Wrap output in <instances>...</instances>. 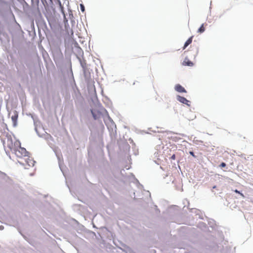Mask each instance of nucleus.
<instances>
[{
	"instance_id": "1",
	"label": "nucleus",
	"mask_w": 253,
	"mask_h": 253,
	"mask_svg": "<svg viewBox=\"0 0 253 253\" xmlns=\"http://www.w3.org/2000/svg\"><path fill=\"white\" fill-rule=\"evenodd\" d=\"M11 13V11L8 3L4 0H0V16L5 18Z\"/></svg>"
},
{
	"instance_id": "2",
	"label": "nucleus",
	"mask_w": 253,
	"mask_h": 253,
	"mask_svg": "<svg viewBox=\"0 0 253 253\" xmlns=\"http://www.w3.org/2000/svg\"><path fill=\"white\" fill-rule=\"evenodd\" d=\"M206 218L207 219V221L208 222V225L211 228V231H216L217 232V235L220 241H223L224 238V235L222 231H219L218 230V227L216 224L215 221L211 218H209L208 217L206 216Z\"/></svg>"
},
{
	"instance_id": "3",
	"label": "nucleus",
	"mask_w": 253,
	"mask_h": 253,
	"mask_svg": "<svg viewBox=\"0 0 253 253\" xmlns=\"http://www.w3.org/2000/svg\"><path fill=\"white\" fill-rule=\"evenodd\" d=\"M33 15L35 17V21L38 30L42 29L43 26L46 25V23L43 18L42 13L41 12Z\"/></svg>"
},
{
	"instance_id": "4",
	"label": "nucleus",
	"mask_w": 253,
	"mask_h": 253,
	"mask_svg": "<svg viewBox=\"0 0 253 253\" xmlns=\"http://www.w3.org/2000/svg\"><path fill=\"white\" fill-rule=\"evenodd\" d=\"M69 72L68 73V75H69V76H71L72 77V81H71L70 84H71V85L72 86V89L74 92H76V91L77 90L79 93H80V89H79L78 86L77 85L76 82H75V80L74 78L73 72L72 68V63H71V60H69Z\"/></svg>"
},
{
	"instance_id": "5",
	"label": "nucleus",
	"mask_w": 253,
	"mask_h": 253,
	"mask_svg": "<svg viewBox=\"0 0 253 253\" xmlns=\"http://www.w3.org/2000/svg\"><path fill=\"white\" fill-rule=\"evenodd\" d=\"M31 12L32 14L41 13L39 8L40 0H31Z\"/></svg>"
},
{
	"instance_id": "6",
	"label": "nucleus",
	"mask_w": 253,
	"mask_h": 253,
	"mask_svg": "<svg viewBox=\"0 0 253 253\" xmlns=\"http://www.w3.org/2000/svg\"><path fill=\"white\" fill-rule=\"evenodd\" d=\"M176 100L180 103L184 104L188 107H190L191 106V101L187 99L184 96H181L180 95H177L176 96Z\"/></svg>"
},
{
	"instance_id": "7",
	"label": "nucleus",
	"mask_w": 253,
	"mask_h": 253,
	"mask_svg": "<svg viewBox=\"0 0 253 253\" xmlns=\"http://www.w3.org/2000/svg\"><path fill=\"white\" fill-rule=\"evenodd\" d=\"M90 112L91 113L92 117L95 120L99 119L100 118V116L102 115V113L99 110H95L91 109Z\"/></svg>"
},
{
	"instance_id": "8",
	"label": "nucleus",
	"mask_w": 253,
	"mask_h": 253,
	"mask_svg": "<svg viewBox=\"0 0 253 253\" xmlns=\"http://www.w3.org/2000/svg\"><path fill=\"white\" fill-rule=\"evenodd\" d=\"M174 89L179 93H187V90L180 84H176L174 86Z\"/></svg>"
},
{
	"instance_id": "9",
	"label": "nucleus",
	"mask_w": 253,
	"mask_h": 253,
	"mask_svg": "<svg viewBox=\"0 0 253 253\" xmlns=\"http://www.w3.org/2000/svg\"><path fill=\"white\" fill-rule=\"evenodd\" d=\"M122 246L124 247L123 248L119 247H118V248L121 250L123 252L125 253H134V252L133 251V250L129 247L126 246L125 244H123Z\"/></svg>"
},
{
	"instance_id": "10",
	"label": "nucleus",
	"mask_w": 253,
	"mask_h": 253,
	"mask_svg": "<svg viewBox=\"0 0 253 253\" xmlns=\"http://www.w3.org/2000/svg\"><path fill=\"white\" fill-rule=\"evenodd\" d=\"M197 227L200 228L203 231L206 232L209 230L210 232H211L210 230L209 229V227L206 223L203 222H200L198 224Z\"/></svg>"
},
{
	"instance_id": "11",
	"label": "nucleus",
	"mask_w": 253,
	"mask_h": 253,
	"mask_svg": "<svg viewBox=\"0 0 253 253\" xmlns=\"http://www.w3.org/2000/svg\"><path fill=\"white\" fill-rule=\"evenodd\" d=\"M18 153L24 156V157H29L30 153L27 151L24 147H20V150L18 151Z\"/></svg>"
},
{
	"instance_id": "12",
	"label": "nucleus",
	"mask_w": 253,
	"mask_h": 253,
	"mask_svg": "<svg viewBox=\"0 0 253 253\" xmlns=\"http://www.w3.org/2000/svg\"><path fill=\"white\" fill-rule=\"evenodd\" d=\"M77 58L80 62V65L82 67L83 70H84V69L87 68L86 60L84 59L82 60L81 57L79 56H77Z\"/></svg>"
},
{
	"instance_id": "13",
	"label": "nucleus",
	"mask_w": 253,
	"mask_h": 253,
	"mask_svg": "<svg viewBox=\"0 0 253 253\" xmlns=\"http://www.w3.org/2000/svg\"><path fill=\"white\" fill-rule=\"evenodd\" d=\"M71 220L74 222V223L78 227L79 230L81 231H83L85 228L84 226L82 224H80L78 221L74 218H72Z\"/></svg>"
},
{
	"instance_id": "14",
	"label": "nucleus",
	"mask_w": 253,
	"mask_h": 253,
	"mask_svg": "<svg viewBox=\"0 0 253 253\" xmlns=\"http://www.w3.org/2000/svg\"><path fill=\"white\" fill-rule=\"evenodd\" d=\"M182 64L184 66H187L189 67H192L194 65L193 62L190 60L187 57H185L184 60L182 63Z\"/></svg>"
},
{
	"instance_id": "15",
	"label": "nucleus",
	"mask_w": 253,
	"mask_h": 253,
	"mask_svg": "<svg viewBox=\"0 0 253 253\" xmlns=\"http://www.w3.org/2000/svg\"><path fill=\"white\" fill-rule=\"evenodd\" d=\"M18 115L15 114L12 116L11 120L12 121V125L14 127H16L17 126V120H18Z\"/></svg>"
},
{
	"instance_id": "16",
	"label": "nucleus",
	"mask_w": 253,
	"mask_h": 253,
	"mask_svg": "<svg viewBox=\"0 0 253 253\" xmlns=\"http://www.w3.org/2000/svg\"><path fill=\"white\" fill-rule=\"evenodd\" d=\"M190 211L191 212H194L196 213V215H198L199 218L201 219H204L203 216L200 214V212H201V211L199 210L196 208H192L190 209Z\"/></svg>"
},
{
	"instance_id": "17",
	"label": "nucleus",
	"mask_w": 253,
	"mask_h": 253,
	"mask_svg": "<svg viewBox=\"0 0 253 253\" xmlns=\"http://www.w3.org/2000/svg\"><path fill=\"white\" fill-rule=\"evenodd\" d=\"M193 37V36H192L186 40V41L185 42L184 44L183 49H185L189 44H190L192 43Z\"/></svg>"
},
{
	"instance_id": "18",
	"label": "nucleus",
	"mask_w": 253,
	"mask_h": 253,
	"mask_svg": "<svg viewBox=\"0 0 253 253\" xmlns=\"http://www.w3.org/2000/svg\"><path fill=\"white\" fill-rule=\"evenodd\" d=\"M205 23L202 24L201 26L198 28V29L197 30V32L200 34H202V33H204L206 30V29L205 28Z\"/></svg>"
},
{
	"instance_id": "19",
	"label": "nucleus",
	"mask_w": 253,
	"mask_h": 253,
	"mask_svg": "<svg viewBox=\"0 0 253 253\" xmlns=\"http://www.w3.org/2000/svg\"><path fill=\"white\" fill-rule=\"evenodd\" d=\"M76 50L78 54V55L77 56H79V57H80V56H81L82 57H83L84 51H83V49L81 48V47H78L77 49H76Z\"/></svg>"
},
{
	"instance_id": "20",
	"label": "nucleus",
	"mask_w": 253,
	"mask_h": 253,
	"mask_svg": "<svg viewBox=\"0 0 253 253\" xmlns=\"http://www.w3.org/2000/svg\"><path fill=\"white\" fill-rule=\"evenodd\" d=\"M26 162L28 166L30 167H34L35 164L36 163L35 161H34L33 159H30L29 158L28 159Z\"/></svg>"
},
{
	"instance_id": "21",
	"label": "nucleus",
	"mask_w": 253,
	"mask_h": 253,
	"mask_svg": "<svg viewBox=\"0 0 253 253\" xmlns=\"http://www.w3.org/2000/svg\"><path fill=\"white\" fill-rule=\"evenodd\" d=\"M89 140L91 142H96V140L95 134H94L93 133L91 132L89 137Z\"/></svg>"
},
{
	"instance_id": "22",
	"label": "nucleus",
	"mask_w": 253,
	"mask_h": 253,
	"mask_svg": "<svg viewBox=\"0 0 253 253\" xmlns=\"http://www.w3.org/2000/svg\"><path fill=\"white\" fill-rule=\"evenodd\" d=\"M0 35L2 36L5 40L8 39V34L4 31V29L2 30V32H0Z\"/></svg>"
},
{
	"instance_id": "23",
	"label": "nucleus",
	"mask_w": 253,
	"mask_h": 253,
	"mask_svg": "<svg viewBox=\"0 0 253 253\" xmlns=\"http://www.w3.org/2000/svg\"><path fill=\"white\" fill-rule=\"evenodd\" d=\"M41 124V121L40 120H37L36 121L34 122V129L38 128V126H40Z\"/></svg>"
},
{
	"instance_id": "24",
	"label": "nucleus",
	"mask_w": 253,
	"mask_h": 253,
	"mask_svg": "<svg viewBox=\"0 0 253 253\" xmlns=\"http://www.w3.org/2000/svg\"><path fill=\"white\" fill-rule=\"evenodd\" d=\"M30 116L33 120L34 122L36 121L37 120H39L38 117L34 114H30Z\"/></svg>"
},
{
	"instance_id": "25",
	"label": "nucleus",
	"mask_w": 253,
	"mask_h": 253,
	"mask_svg": "<svg viewBox=\"0 0 253 253\" xmlns=\"http://www.w3.org/2000/svg\"><path fill=\"white\" fill-rule=\"evenodd\" d=\"M20 233L21 234V235L23 236V237L24 238V239L27 241L29 243H30V244H31V239L27 237L26 235H25L24 234H22L21 232H20Z\"/></svg>"
},
{
	"instance_id": "26",
	"label": "nucleus",
	"mask_w": 253,
	"mask_h": 253,
	"mask_svg": "<svg viewBox=\"0 0 253 253\" xmlns=\"http://www.w3.org/2000/svg\"><path fill=\"white\" fill-rule=\"evenodd\" d=\"M87 68L84 69V70H83V75L85 80L88 79V74L87 73Z\"/></svg>"
},
{
	"instance_id": "27",
	"label": "nucleus",
	"mask_w": 253,
	"mask_h": 253,
	"mask_svg": "<svg viewBox=\"0 0 253 253\" xmlns=\"http://www.w3.org/2000/svg\"><path fill=\"white\" fill-rule=\"evenodd\" d=\"M103 110H104V111L106 112V113L107 114V116H108V120H109V121L113 124H115V123L113 122L112 119L109 116V114H108V113L107 112V111L103 108Z\"/></svg>"
},
{
	"instance_id": "28",
	"label": "nucleus",
	"mask_w": 253,
	"mask_h": 253,
	"mask_svg": "<svg viewBox=\"0 0 253 253\" xmlns=\"http://www.w3.org/2000/svg\"><path fill=\"white\" fill-rule=\"evenodd\" d=\"M219 167H220L221 169H222V168H226V169H227V165L225 163V162H221L219 165Z\"/></svg>"
},
{
	"instance_id": "29",
	"label": "nucleus",
	"mask_w": 253,
	"mask_h": 253,
	"mask_svg": "<svg viewBox=\"0 0 253 253\" xmlns=\"http://www.w3.org/2000/svg\"><path fill=\"white\" fill-rule=\"evenodd\" d=\"M42 30L44 32L45 34H46V32H49V30L46 24L43 26Z\"/></svg>"
},
{
	"instance_id": "30",
	"label": "nucleus",
	"mask_w": 253,
	"mask_h": 253,
	"mask_svg": "<svg viewBox=\"0 0 253 253\" xmlns=\"http://www.w3.org/2000/svg\"><path fill=\"white\" fill-rule=\"evenodd\" d=\"M80 7L81 11L84 12L85 11V6L83 3L80 4Z\"/></svg>"
},
{
	"instance_id": "31",
	"label": "nucleus",
	"mask_w": 253,
	"mask_h": 253,
	"mask_svg": "<svg viewBox=\"0 0 253 253\" xmlns=\"http://www.w3.org/2000/svg\"><path fill=\"white\" fill-rule=\"evenodd\" d=\"M34 129H35L37 134L38 135L39 137H41V138L43 137V135H45L44 134H41L40 133L39 131H38V128H35Z\"/></svg>"
},
{
	"instance_id": "32",
	"label": "nucleus",
	"mask_w": 253,
	"mask_h": 253,
	"mask_svg": "<svg viewBox=\"0 0 253 253\" xmlns=\"http://www.w3.org/2000/svg\"><path fill=\"white\" fill-rule=\"evenodd\" d=\"M171 139L175 142L178 141L180 138L176 136H171Z\"/></svg>"
},
{
	"instance_id": "33",
	"label": "nucleus",
	"mask_w": 253,
	"mask_h": 253,
	"mask_svg": "<svg viewBox=\"0 0 253 253\" xmlns=\"http://www.w3.org/2000/svg\"><path fill=\"white\" fill-rule=\"evenodd\" d=\"M59 8L60 9V11H61V13L64 16H65V11L64 10L63 6H62V7H60Z\"/></svg>"
},
{
	"instance_id": "34",
	"label": "nucleus",
	"mask_w": 253,
	"mask_h": 253,
	"mask_svg": "<svg viewBox=\"0 0 253 253\" xmlns=\"http://www.w3.org/2000/svg\"><path fill=\"white\" fill-rule=\"evenodd\" d=\"M189 154L191 156H192L193 157H194V158H197V156L195 155L194 152L193 151H190L189 152Z\"/></svg>"
},
{
	"instance_id": "35",
	"label": "nucleus",
	"mask_w": 253,
	"mask_h": 253,
	"mask_svg": "<svg viewBox=\"0 0 253 253\" xmlns=\"http://www.w3.org/2000/svg\"><path fill=\"white\" fill-rule=\"evenodd\" d=\"M234 192H235L236 193H237V194H238L240 195H241V196H242V197H244V196L243 194L242 193V192H241V191H239V190H237V189H235V190H234Z\"/></svg>"
},
{
	"instance_id": "36",
	"label": "nucleus",
	"mask_w": 253,
	"mask_h": 253,
	"mask_svg": "<svg viewBox=\"0 0 253 253\" xmlns=\"http://www.w3.org/2000/svg\"><path fill=\"white\" fill-rule=\"evenodd\" d=\"M41 30H38V34H39V36L40 39H42H42H43V38H44V37H43L42 36V33H41Z\"/></svg>"
},
{
	"instance_id": "37",
	"label": "nucleus",
	"mask_w": 253,
	"mask_h": 253,
	"mask_svg": "<svg viewBox=\"0 0 253 253\" xmlns=\"http://www.w3.org/2000/svg\"><path fill=\"white\" fill-rule=\"evenodd\" d=\"M56 3H57V4H58L59 5V7H62V6H63V5H62V4H61V1H60V0H57Z\"/></svg>"
},
{
	"instance_id": "38",
	"label": "nucleus",
	"mask_w": 253,
	"mask_h": 253,
	"mask_svg": "<svg viewBox=\"0 0 253 253\" xmlns=\"http://www.w3.org/2000/svg\"><path fill=\"white\" fill-rule=\"evenodd\" d=\"M170 159L171 160H174L175 159H176V156L175 154H173L170 157Z\"/></svg>"
},
{
	"instance_id": "39",
	"label": "nucleus",
	"mask_w": 253,
	"mask_h": 253,
	"mask_svg": "<svg viewBox=\"0 0 253 253\" xmlns=\"http://www.w3.org/2000/svg\"><path fill=\"white\" fill-rule=\"evenodd\" d=\"M57 54H58V55H59V57H62V58L63 57V54H62V53L61 52V50H59V52H58V53H57Z\"/></svg>"
},
{
	"instance_id": "40",
	"label": "nucleus",
	"mask_w": 253,
	"mask_h": 253,
	"mask_svg": "<svg viewBox=\"0 0 253 253\" xmlns=\"http://www.w3.org/2000/svg\"><path fill=\"white\" fill-rule=\"evenodd\" d=\"M8 147L10 149H12V148L13 147L12 142H11L10 144H8Z\"/></svg>"
},
{
	"instance_id": "41",
	"label": "nucleus",
	"mask_w": 253,
	"mask_h": 253,
	"mask_svg": "<svg viewBox=\"0 0 253 253\" xmlns=\"http://www.w3.org/2000/svg\"><path fill=\"white\" fill-rule=\"evenodd\" d=\"M125 146L126 148H128V149L130 148V146L127 142L125 143Z\"/></svg>"
},
{
	"instance_id": "42",
	"label": "nucleus",
	"mask_w": 253,
	"mask_h": 253,
	"mask_svg": "<svg viewBox=\"0 0 253 253\" xmlns=\"http://www.w3.org/2000/svg\"><path fill=\"white\" fill-rule=\"evenodd\" d=\"M75 47L76 49H77L79 47H80L77 42H76V43L75 44Z\"/></svg>"
},
{
	"instance_id": "43",
	"label": "nucleus",
	"mask_w": 253,
	"mask_h": 253,
	"mask_svg": "<svg viewBox=\"0 0 253 253\" xmlns=\"http://www.w3.org/2000/svg\"><path fill=\"white\" fill-rule=\"evenodd\" d=\"M58 161H59V168L61 169V170L63 172V170H62V168H61V164H60V159L59 158H58Z\"/></svg>"
},
{
	"instance_id": "44",
	"label": "nucleus",
	"mask_w": 253,
	"mask_h": 253,
	"mask_svg": "<svg viewBox=\"0 0 253 253\" xmlns=\"http://www.w3.org/2000/svg\"><path fill=\"white\" fill-rule=\"evenodd\" d=\"M3 27L1 25V23H0V32H2V30L3 29Z\"/></svg>"
},
{
	"instance_id": "45",
	"label": "nucleus",
	"mask_w": 253,
	"mask_h": 253,
	"mask_svg": "<svg viewBox=\"0 0 253 253\" xmlns=\"http://www.w3.org/2000/svg\"><path fill=\"white\" fill-rule=\"evenodd\" d=\"M155 206L156 207V212H160V211L159 210V209H158L157 206L156 205H155Z\"/></svg>"
},
{
	"instance_id": "46",
	"label": "nucleus",
	"mask_w": 253,
	"mask_h": 253,
	"mask_svg": "<svg viewBox=\"0 0 253 253\" xmlns=\"http://www.w3.org/2000/svg\"><path fill=\"white\" fill-rule=\"evenodd\" d=\"M41 0L43 5L45 4V3H47L46 0Z\"/></svg>"
},
{
	"instance_id": "47",
	"label": "nucleus",
	"mask_w": 253,
	"mask_h": 253,
	"mask_svg": "<svg viewBox=\"0 0 253 253\" xmlns=\"http://www.w3.org/2000/svg\"><path fill=\"white\" fill-rule=\"evenodd\" d=\"M5 153H6V155H7V156H9V157L10 158H11L10 156V153H9V152H8V151H6V150H5Z\"/></svg>"
},
{
	"instance_id": "48",
	"label": "nucleus",
	"mask_w": 253,
	"mask_h": 253,
	"mask_svg": "<svg viewBox=\"0 0 253 253\" xmlns=\"http://www.w3.org/2000/svg\"><path fill=\"white\" fill-rule=\"evenodd\" d=\"M169 133H175V134H177V133H174L172 131H169ZM179 135H181V136H184V134H181V133H178Z\"/></svg>"
},
{
	"instance_id": "49",
	"label": "nucleus",
	"mask_w": 253,
	"mask_h": 253,
	"mask_svg": "<svg viewBox=\"0 0 253 253\" xmlns=\"http://www.w3.org/2000/svg\"><path fill=\"white\" fill-rule=\"evenodd\" d=\"M4 229V226L3 225H0V230H2Z\"/></svg>"
},
{
	"instance_id": "50",
	"label": "nucleus",
	"mask_w": 253,
	"mask_h": 253,
	"mask_svg": "<svg viewBox=\"0 0 253 253\" xmlns=\"http://www.w3.org/2000/svg\"><path fill=\"white\" fill-rule=\"evenodd\" d=\"M98 106L99 107H103L101 104L99 102L98 103Z\"/></svg>"
},
{
	"instance_id": "51",
	"label": "nucleus",
	"mask_w": 253,
	"mask_h": 253,
	"mask_svg": "<svg viewBox=\"0 0 253 253\" xmlns=\"http://www.w3.org/2000/svg\"><path fill=\"white\" fill-rule=\"evenodd\" d=\"M105 98H106V99L107 100H108V101H109V102H110V103H111V102L110 100L109 99V98L107 96H106V97H105Z\"/></svg>"
},
{
	"instance_id": "52",
	"label": "nucleus",
	"mask_w": 253,
	"mask_h": 253,
	"mask_svg": "<svg viewBox=\"0 0 253 253\" xmlns=\"http://www.w3.org/2000/svg\"><path fill=\"white\" fill-rule=\"evenodd\" d=\"M23 1H24V2L25 3V4L27 6H29V5L24 0H23Z\"/></svg>"
},
{
	"instance_id": "53",
	"label": "nucleus",
	"mask_w": 253,
	"mask_h": 253,
	"mask_svg": "<svg viewBox=\"0 0 253 253\" xmlns=\"http://www.w3.org/2000/svg\"><path fill=\"white\" fill-rule=\"evenodd\" d=\"M216 188V185H214L212 187V189H215Z\"/></svg>"
},
{
	"instance_id": "54",
	"label": "nucleus",
	"mask_w": 253,
	"mask_h": 253,
	"mask_svg": "<svg viewBox=\"0 0 253 253\" xmlns=\"http://www.w3.org/2000/svg\"><path fill=\"white\" fill-rule=\"evenodd\" d=\"M47 135L48 136H49L50 137V138H52V136L50 134L47 133Z\"/></svg>"
},
{
	"instance_id": "55",
	"label": "nucleus",
	"mask_w": 253,
	"mask_h": 253,
	"mask_svg": "<svg viewBox=\"0 0 253 253\" xmlns=\"http://www.w3.org/2000/svg\"><path fill=\"white\" fill-rule=\"evenodd\" d=\"M129 140L130 141V142L133 143V140H132V139L129 138Z\"/></svg>"
},
{
	"instance_id": "56",
	"label": "nucleus",
	"mask_w": 253,
	"mask_h": 253,
	"mask_svg": "<svg viewBox=\"0 0 253 253\" xmlns=\"http://www.w3.org/2000/svg\"><path fill=\"white\" fill-rule=\"evenodd\" d=\"M0 173L1 174H5V173L1 171L0 170Z\"/></svg>"
},
{
	"instance_id": "57",
	"label": "nucleus",
	"mask_w": 253,
	"mask_h": 253,
	"mask_svg": "<svg viewBox=\"0 0 253 253\" xmlns=\"http://www.w3.org/2000/svg\"><path fill=\"white\" fill-rule=\"evenodd\" d=\"M93 227L94 228H97L96 227V226L94 224H93Z\"/></svg>"
},
{
	"instance_id": "58",
	"label": "nucleus",
	"mask_w": 253,
	"mask_h": 253,
	"mask_svg": "<svg viewBox=\"0 0 253 253\" xmlns=\"http://www.w3.org/2000/svg\"><path fill=\"white\" fill-rule=\"evenodd\" d=\"M45 16L46 17V18L47 19V20L49 21V20H48V18L47 17V16H46V15L45 14Z\"/></svg>"
},
{
	"instance_id": "59",
	"label": "nucleus",
	"mask_w": 253,
	"mask_h": 253,
	"mask_svg": "<svg viewBox=\"0 0 253 253\" xmlns=\"http://www.w3.org/2000/svg\"><path fill=\"white\" fill-rule=\"evenodd\" d=\"M198 53V48H197V50L196 51V55H197Z\"/></svg>"
},
{
	"instance_id": "60",
	"label": "nucleus",
	"mask_w": 253,
	"mask_h": 253,
	"mask_svg": "<svg viewBox=\"0 0 253 253\" xmlns=\"http://www.w3.org/2000/svg\"><path fill=\"white\" fill-rule=\"evenodd\" d=\"M0 40L1 41H2L3 40H2V37H0Z\"/></svg>"
},
{
	"instance_id": "61",
	"label": "nucleus",
	"mask_w": 253,
	"mask_h": 253,
	"mask_svg": "<svg viewBox=\"0 0 253 253\" xmlns=\"http://www.w3.org/2000/svg\"><path fill=\"white\" fill-rule=\"evenodd\" d=\"M18 143H19V144L20 145H21V143H20V141H19V142H18Z\"/></svg>"
},
{
	"instance_id": "62",
	"label": "nucleus",
	"mask_w": 253,
	"mask_h": 253,
	"mask_svg": "<svg viewBox=\"0 0 253 253\" xmlns=\"http://www.w3.org/2000/svg\"><path fill=\"white\" fill-rule=\"evenodd\" d=\"M135 84V82H134L133 83V85H134Z\"/></svg>"
},
{
	"instance_id": "63",
	"label": "nucleus",
	"mask_w": 253,
	"mask_h": 253,
	"mask_svg": "<svg viewBox=\"0 0 253 253\" xmlns=\"http://www.w3.org/2000/svg\"><path fill=\"white\" fill-rule=\"evenodd\" d=\"M200 141V142H201V143H203V141H202V140H200V141Z\"/></svg>"
},
{
	"instance_id": "64",
	"label": "nucleus",
	"mask_w": 253,
	"mask_h": 253,
	"mask_svg": "<svg viewBox=\"0 0 253 253\" xmlns=\"http://www.w3.org/2000/svg\"><path fill=\"white\" fill-rule=\"evenodd\" d=\"M188 120H193V119H188Z\"/></svg>"
}]
</instances>
